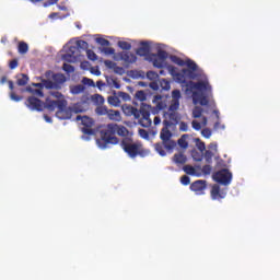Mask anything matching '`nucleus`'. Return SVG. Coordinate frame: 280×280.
<instances>
[{"label":"nucleus","mask_w":280,"mask_h":280,"mask_svg":"<svg viewBox=\"0 0 280 280\" xmlns=\"http://www.w3.org/2000/svg\"><path fill=\"white\" fill-rule=\"evenodd\" d=\"M101 138L96 139V143L101 150H106L108 145H117L119 143L118 137H125L120 141V148L128 154L130 159H137V156H148L149 151L143 149V144L141 142H135L132 138H130V131L126 126L118 125L115 122L107 124L104 129L100 132Z\"/></svg>","instance_id":"f257e3e1"},{"label":"nucleus","mask_w":280,"mask_h":280,"mask_svg":"<svg viewBox=\"0 0 280 280\" xmlns=\"http://www.w3.org/2000/svg\"><path fill=\"white\" fill-rule=\"evenodd\" d=\"M180 90L172 91V100L170 101L168 109L164 113L163 128L160 132V139L163 142L165 150H174L176 148V142L172 140L171 126H176L180 121V114L178 108H180Z\"/></svg>","instance_id":"f03ea898"},{"label":"nucleus","mask_w":280,"mask_h":280,"mask_svg":"<svg viewBox=\"0 0 280 280\" xmlns=\"http://www.w3.org/2000/svg\"><path fill=\"white\" fill-rule=\"evenodd\" d=\"M122 110L128 117L135 116V119H139V124L142 128H150V126H152V119H150V106L143 105L138 109L132 105H125L122 106Z\"/></svg>","instance_id":"7ed1b4c3"},{"label":"nucleus","mask_w":280,"mask_h":280,"mask_svg":"<svg viewBox=\"0 0 280 280\" xmlns=\"http://www.w3.org/2000/svg\"><path fill=\"white\" fill-rule=\"evenodd\" d=\"M185 66L188 67V69H183L182 73H177V80L185 82V75L190 80H196L198 78V73H196V71H198V65L195 63L194 60L187 59Z\"/></svg>","instance_id":"20e7f679"},{"label":"nucleus","mask_w":280,"mask_h":280,"mask_svg":"<svg viewBox=\"0 0 280 280\" xmlns=\"http://www.w3.org/2000/svg\"><path fill=\"white\" fill-rule=\"evenodd\" d=\"M73 113H82V110L75 108V107H68L67 100H61V103L59 104V108L56 113V117L58 119H71L73 116Z\"/></svg>","instance_id":"39448f33"},{"label":"nucleus","mask_w":280,"mask_h":280,"mask_svg":"<svg viewBox=\"0 0 280 280\" xmlns=\"http://www.w3.org/2000/svg\"><path fill=\"white\" fill-rule=\"evenodd\" d=\"M212 178L215 183H219V185H224L228 187V185L233 180V173H231V171L228 168H222L215 172L212 175Z\"/></svg>","instance_id":"423d86ee"},{"label":"nucleus","mask_w":280,"mask_h":280,"mask_svg":"<svg viewBox=\"0 0 280 280\" xmlns=\"http://www.w3.org/2000/svg\"><path fill=\"white\" fill-rule=\"evenodd\" d=\"M77 121H81L83 128H81L83 135H93V126L95 121L89 116H77Z\"/></svg>","instance_id":"0eeeda50"},{"label":"nucleus","mask_w":280,"mask_h":280,"mask_svg":"<svg viewBox=\"0 0 280 280\" xmlns=\"http://www.w3.org/2000/svg\"><path fill=\"white\" fill-rule=\"evenodd\" d=\"M25 106L30 108V110H36L37 113H43L44 110V103L36 96H30L26 102Z\"/></svg>","instance_id":"6e6552de"},{"label":"nucleus","mask_w":280,"mask_h":280,"mask_svg":"<svg viewBox=\"0 0 280 280\" xmlns=\"http://www.w3.org/2000/svg\"><path fill=\"white\" fill-rule=\"evenodd\" d=\"M190 85L191 89H195V91H200L201 93L206 91L208 95H211L212 88L211 84H209V80L207 79V77H205L203 81L191 82Z\"/></svg>","instance_id":"1a4fd4ad"},{"label":"nucleus","mask_w":280,"mask_h":280,"mask_svg":"<svg viewBox=\"0 0 280 280\" xmlns=\"http://www.w3.org/2000/svg\"><path fill=\"white\" fill-rule=\"evenodd\" d=\"M191 191H195L197 196H202L205 189H207V180L198 179L190 185Z\"/></svg>","instance_id":"9d476101"},{"label":"nucleus","mask_w":280,"mask_h":280,"mask_svg":"<svg viewBox=\"0 0 280 280\" xmlns=\"http://www.w3.org/2000/svg\"><path fill=\"white\" fill-rule=\"evenodd\" d=\"M210 196L212 200H222L226 198V192L220 190V185L214 184L211 188Z\"/></svg>","instance_id":"9b49d317"},{"label":"nucleus","mask_w":280,"mask_h":280,"mask_svg":"<svg viewBox=\"0 0 280 280\" xmlns=\"http://www.w3.org/2000/svg\"><path fill=\"white\" fill-rule=\"evenodd\" d=\"M150 42H140V47L136 50V54L141 58H145V56H150Z\"/></svg>","instance_id":"f8f14e48"},{"label":"nucleus","mask_w":280,"mask_h":280,"mask_svg":"<svg viewBox=\"0 0 280 280\" xmlns=\"http://www.w3.org/2000/svg\"><path fill=\"white\" fill-rule=\"evenodd\" d=\"M192 100L195 104L198 102L200 106H209V98L203 93L194 92Z\"/></svg>","instance_id":"ddd939ff"},{"label":"nucleus","mask_w":280,"mask_h":280,"mask_svg":"<svg viewBox=\"0 0 280 280\" xmlns=\"http://www.w3.org/2000/svg\"><path fill=\"white\" fill-rule=\"evenodd\" d=\"M60 103H62V100L50 101L49 98H47L46 103H44V109L46 108V110L54 113L56 108H60Z\"/></svg>","instance_id":"4468645a"},{"label":"nucleus","mask_w":280,"mask_h":280,"mask_svg":"<svg viewBox=\"0 0 280 280\" xmlns=\"http://www.w3.org/2000/svg\"><path fill=\"white\" fill-rule=\"evenodd\" d=\"M120 60H124L127 65H135L137 62V55L132 52H120Z\"/></svg>","instance_id":"2eb2a0df"},{"label":"nucleus","mask_w":280,"mask_h":280,"mask_svg":"<svg viewBox=\"0 0 280 280\" xmlns=\"http://www.w3.org/2000/svg\"><path fill=\"white\" fill-rule=\"evenodd\" d=\"M52 81L57 85V91L62 89V85L67 82V77L62 73H55L52 74Z\"/></svg>","instance_id":"dca6fc26"},{"label":"nucleus","mask_w":280,"mask_h":280,"mask_svg":"<svg viewBox=\"0 0 280 280\" xmlns=\"http://www.w3.org/2000/svg\"><path fill=\"white\" fill-rule=\"evenodd\" d=\"M173 161L176 165H185L187 163V155L184 153H175Z\"/></svg>","instance_id":"f3484780"},{"label":"nucleus","mask_w":280,"mask_h":280,"mask_svg":"<svg viewBox=\"0 0 280 280\" xmlns=\"http://www.w3.org/2000/svg\"><path fill=\"white\" fill-rule=\"evenodd\" d=\"M78 46H70L66 55H63V60H69V58H78Z\"/></svg>","instance_id":"a211bd4d"},{"label":"nucleus","mask_w":280,"mask_h":280,"mask_svg":"<svg viewBox=\"0 0 280 280\" xmlns=\"http://www.w3.org/2000/svg\"><path fill=\"white\" fill-rule=\"evenodd\" d=\"M8 84H9V89L11 91L10 98L13 102H21V100H23V96L16 95V93L14 92V82L8 81Z\"/></svg>","instance_id":"6ab92c4d"},{"label":"nucleus","mask_w":280,"mask_h":280,"mask_svg":"<svg viewBox=\"0 0 280 280\" xmlns=\"http://www.w3.org/2000/svg\"><path fill=\"white\" fill-rule=\"evenodd\" d=\"M107 117L112 121H121V113H119V110L109 109L107 112Z\"/></svg>","instance_id":"aec40b11"},{"label":"nucleus","mask_w":280,"mask_h":280,"mask_svg":"<svg viewBox=\"0 0 280 280\" xmlns=\"http://www.w3.org/2000/svg\"><path fill=\"white\" fill-rule=\"evenodd\" d=\"M16 80L18 86H26L27 82H30V77L25 73H20L16 75Z\"/></svg>","instance_id":"412c9836"},{"label":"nucleus","mask_w":280,"mask_h":280,"mask_svg":"<svg viewBox=\"0 0 280 280\" xmlns=\"http://www.w3.org/2000/svg\"><path fill=\"white\" fill-rule=\"evenodd\" d=\"M189 139V135L185 133L183 135L177 143L179 145V148H182V150H187L189 148V142L187 141Z\"/></svg>","instance_id":"4be33fe9"},{"label":"nucleus","mask_w":280,"mask_h":280,"mask_svg":"<svg viewBox=\"0 0 280 280\" xmlns=\"http://www.w3.org/2000/svg\"><path fill=\"white\" fill-rule=\"evenodd\" d=\"M85 89L86 88L82 84L72 85L70 86V93H72V95H80V93H84Z\"/></svg>","instance_id":"5701e85b"},{"label":"nucleus","mask_w":280,"mask_h":280,"mask_svg":"<svg viewBox=\"0 0 280 280\" xmlns=\"http://www.w3.org/2000/svg\"><path fill=\"white\" fill-rule=\"evenodd\" d=\"M191 156H192L194 161H196L197 163H200V161H202V159H205V153L202 151L192 150Z\"/></svg>","instance_id":"b1692460"},{"label":"nucleus","mask_w":280,"mask_h":280,"mask_svg":"<svg viewBox=\"0 0 280 280\" xmlns=\"http://www.w3.org/2000/svg\"><path fill=\"white\" fill-rule=\"evenodd\" d=\"M19 54L25 55L30 51V46L25 42H20L18 46Z\"/></svg>","instance_id":"393cba45"},{"label":"nucleus","mask_w":280,"mask_h":280,"mask_svg":"<svg viewBox=\"0 0 280 280\" xmlns=\"http://www.w3.org/2000/svg\"><path fill=\"white\" fill-rule=\"evenodd\" d=\"M154 149L155 151L160 154V156H165V154H167L165 152V144H163V142H158L154 144Z\"/></svg>","instance_id":"a878e982"},{"label":"nucleus","mask_w":280,"mask_h":280,"mask_svg":"<svg viewBox=\"0 0 280 280\" xmlns=\"http://www.w3.org/2000/svg\"><path fill=\"white\" fill-rule=\"evenodd\" d=\"M185 174H188V176H198V173L196 172V168L191 165H185L183 167Z\"/></svg>","instance_id":"bb28decb"},{"label":"nucleus","mask_w":280,"mask_h":280,"mask_svg":"<svg viewBox=\"0 0 280 280\" xmlns=\"http://www.w3.org/2000/svg\"><path fill=\"white\" fill-rule=\"evenodd\" d=\"M152 58H158L165 62L167 60V51L160 49L158 50V54L152 55Z\"/></svg>","instance_id":"cd10ccee"},{"label":"nucleus","mask_w":280,"mask_h":280,"mask_svg":"<svg viewBox=\"0 0 280 280\" xmlns=\"http://www.w3.org/2000/svg\"><path fill=\"white\" fill-rule=\"evenodd\" d=\"M152 61L153 67H155L156 69H163V67H165V61L159 59V57H152Z\"/></svg>","instance_id":"c85d7f7f"},{"label":"nucleus","mask_w":280,"mask_h":280,"mask_svg":"<svg viewBox=\"0 0 280 280\" xmlns=\"http://www.w3.org/2000/svg\"><path fill=\"white\" fill-rule=\"evenodd\" d=\"M118 47L125 51H130L132 49V44L128 42L120 40L118 42Z\"/></svg>","instance_id":"c756f323"},{"label":"nucleus","mask_w":280,"mask_h":280,"mask_svg":"<svg viewBox=\"0 0 280 280\" xmlns=\"http://www.w3.org/2000/svg\"><path fill=\"white\" fill-rule=\"evenodd\" d=\"M75 45H77V49H79V50L80 49H82L83 51L89 50V43H86L85 40H82V39L77 40Z\"/></svg>","instance_id":"7c9ffc66"},{"label":"nucleus","mask_w":280,"mask_h":280,"mask_svg":"<svg viewBox=\"0 0 280 280\" xmlns=\"http://www.w3.org/2000/svg\"><path fill=\"white\" fill-rule=\"evenodd\" d=\"M202 113H203L202 107L196 106L192 109V117H194V119H200V117H202Z\"/></svg>","instance_id":"2f4dec72"},{"label":"nucleus","mask_w":280,"mask_h":280,"mask_svg":"<svg viewBox=\"0 0 280 280\" xmlns=\"http://www.w3.org/2000/svg\"><path fill=\"white\" fill-rule=\"evenodd\" d=\"M165 108H167V104L165 102H159L153 109V114L156 115V113L165 110Z\"/></svg>","instance_id":"473e14b6"},{"label":"nucleus","mask_w":280,"mask_h":280,"mask_svg":"<svg viewBox=\"0 0 280 280\" xmlns=\"http://www.w3.org/2000/svg\"><path fill=\"white\" fill-rule=\"evenodd\" d=\"M92 100L94 102V104H97V106H102L104 104V96L100 95V94H95L92 96Z\"/></svg>","instance_id":"72a5a7b5"},{"label":"nucleus","mask_w":280,"mask_h":280,"mask_svg":"<svg viewBox=\"0 0 280 280\" xmlns=\"http://www.w3.org/2000/svg\"><path fill=\"white\" fill-rule=\"evenodd\" d=\"M95 113H96V115H108V108L106 106L98 105L95 108Z\"/></svg>","instance_id":"f704fd0d"},{"label":"nucleus","mask_w":280,"mask_h":280,"mask_svg":"<svg viewBox=\"0 0 280 280\" xmlns=\"http://www.w3.org/2000/svg\"><path fill=\"white\" fill-rule=\"evenodd\" d=\"M136 100H139V102H145V100H148V95L145 92H143V90H140L136 92Z\"/></svg>","instance_id":"c9c22d12"},{"label":"nucleus","mask_w":280,"mask_h":280,"mask_svg":"<svg viewBox=\"0 0 280 280\" xmlns=\"http://www.w3.org/2000/svg\"><path fill=\"white\" fill-rule=\"evenodd\" d=\"M45 89H56L58 90V85L55 83V81L51 80H43Z\"/></svg>","instance_id":"e433bc0d"},{"label":"nucleus","mask_w":280,"mask_h":280,"mask_svg":"<svg viewBox=\"0 0 280 280\" xmlns=\"http://www.w3.org/2000/svg\"><path fill=\"white\" fill-rule=\"evenodd\" d=\"M26 91H28V93H33V95H36L37 97H45V94L40 89L33 90L32 88H26Z\"/></svg>","instance_id":"4c0bfd02"},{"label":"nucleus","mask_w":280,"mask_h":280,"mask_svg":"<svg viewBox=\"0 0 280 280\" xmlns=\"http://www.w3.org/2000/svg\"><path fill=\"white\" fill-rule=\"evenodd\" d=\"M160 85H161V89H163V91H170L171 89V84H170V81H167V79H161Z\"/></svg>","instance_id":"58836bf2"},{"label":"nucleus","mask_w":280,"mask_h":280,"mask_svg":"<svg viewBox=\"0 0 280 280\" xmlns=\"http://www.w3.org/2000/svg\"><path fill=\"white\" fill-rule=\"evenodd\" d=\"M96 43L98 45H101L102 47H109L110 46V42L106 38H103V37L96 38Z\"/></svg>","instance_id":"ea45409f"},{"label":"nucleus","mask_w":280,"mask_h":280,"mask_svg":"<svg viewBox=\"0 0 280 280\" xmlns=\"http://www.w3.org/2000/svg\"><path fill=\"white\" fill-rule=\"evenodd\" d=\"M172 60L175 65H178V67H185L186 61L183 60L180 57L173 56Z\"/></svg>","instance_id":"a19ab883"},{"label":"nucleus","mask_w":280,"mask_h":280,"mask_svg":"<svg viewBox=\"0 0 280 280\" xmlns=\"http://www.w3.org/2000/svg\"><path fill=\"white\" fill-rule=\"evenodd\" d=\"M62 70L66 73H73L75 71V68L73 66L69 65V63H63Z\"/></svg>","instance_id":"79ce46f5"},{"label":"nucleus","mask_w":280,"mask_h":280,"mask_svg":"<svg viewBox=\"0 0 280 280\" xmlns=\"http://www.w3.org/2000/svg\"><path fill=\"white\" fill-rule=\"evenodd\" d=\"M86 56L89 58V60H92L93 62H95V60H97V55L95 54V51L88 49L86 50Z\"/></svg>","instance_id":"37998d69"},{"label":"nucleus","mask_w":280,"mask_h":280,"mask_svg":"<svg viewBox=\"0 0 280 280\" xmlns=\"http://www.w3.org/2000/svg\"><path fill=\"white\" fill-rule=\"evenodd\" d=\"M203 159H206V162L211 163V161H213V152L207 150L203 154Z\"/></svg>","instance_id":"c03bdc74"},{"label":"nucleus","mask_w":280,"mask_h":280,"mask_svg":"<svg viewBox=\"0 0 280 280\" xmlns=\"http://www.w3.org/2000/svg\"><path fill=\"white\" fill-rule=\"evenodd\" d=\"M108 104H110L112 106H119V97L109 96L108 97Z\"/></svg>","instance_id":"a18cd8bd"},{"label":"nucleus","mask_w":280,"mask_h":280,"mask_svg":"<svg viewBox=\"0 0 280 280\" xmlns=\"http://www.w3.org/2000/svg\"><path fill=\"white\" fill-rule=\"evenodd\" d=\"M196 142H197V148L199 150V152H203L205 153V150H207V145L205 144V142L200 141V139H196Z\"/></svg>","instance_id":"49530a36"},{"label":"nucleus","mask_w":280,"mask_h":280,"mask_svg":"<svg viewBox=\"0 0 280 280\" xmlns=\"http://www.w3.org/2000/svg\"><path fill=\"white\" fill-rule=\"evenodd\" d=\"M201 135H202V137H205V139H210L211 135H212L211 129H209V128L202 129Z\"/></svg>","instance_id":"de8ad7c7"},{"label":"nucleus","mask_w":280,"mask_h":280,"mask_svg":"<svg viewBox=\"0 0 280 280\" xmlns=\"http://www.w3.org/2000/svg\"><path fill=\"white\" fill-rule=\"evenodd\" d=\"M82 83L86 86H95V81H93V79L83 78Z\"/></svg>","instance_id":"09e8293b"},{"label":"nucleus","mask_w":280,"mask_h":280,"mask_svg":"<svg viewBox=\"0 0 280 280\" xmlns=\"http://www.w3.org/2000/svg\"><path fill=\"white\" fill-rule=\"evenodd\" d=\"M139 136L142 139H150V132H148V130L145 129H139Z\"/></svg>","instance_id":"8fccbe9b"},{"label":"nucleus","mask_w":280,"mask_h":280,"mask_svg":"<svg viewBox=\"0 0 280 280\" xmlns=\"http://www.w3.org/2000/svg\"><path fill=\"white\" fill-rule=\"evenodd\" d=\"M106 56H113L115 54V48L105 47L102 49Z\"/></svg>","instance_id":"3c124183"},{"label":"nucleus","mask_w":280,"mask_h":280,"mask_svg":"<svg viewBox=\"0 0 280 280\" xmlns=\"http://www.w3.org/2000/svg\"><path fill=\"white\" fill-rule=\"evenodd\" d=\"M180 183H182V185L187 186V185H189V183H191V178H189V176H187V175H184L180 177Z\"/></svg>","instance_id":"603ef678"},{"label":"nucleus","mask_w":280,"mask_h":280,"mask_svg":"<svg viewBox=\"0 0 280 280\" xmlns=\"http://www.w3.org/2000/svg\"><path fill=\"white\" fill-rule=\"evenodd\" d=\"M179 130L180 132H187V130H189V125L185 121L179 122Z\"/></svg>","instance_id":"864d4df0"},{"label":"nucleus","mask_w":280,"mask_h":280,"mask_svg":"<svg viewBox=\"0 0 280 280\" xmlns=\"http://www.w3.org/2000/svg\"><path fill=\"white\" fill-rule=\"evenodd\" d=\"M147 78L149 80H156V78H159V74L154 71H149V72H147Z\"/></svg>","instance_id":"5fc2aeb1"},{"label":"nucleus","mask_w":280,"mask_h":280,"mask_svg":"<svg viewBox=\"0 0 280 280\" xmlns=\"http://www.w3.org/2000/svg\"><path fill=\"white\" fill-rule=\"evenodd\" d=\"M191 126H192L194 130H197V131L202 129V125L200 122H198V120H192Z\"/></svg>","instance_id":"6e6d98bb"},{"label":"nucleus","mask_w":280,"mask_h":280,"mask_svg":"<svg viewBox=\"0 0 280 280\" xmlns=\"http://www.w3.org/2000/svg\"><path fill=\"white\" fill-rule=\"evenodd\" d=\"M105 66L107 67V69H114L115 67H117V63L110 60H105Z\"/></svg>","instance_id":"4d7b16f0"},{"label":"nucleus","mask_w":280,"mask_h":280,"mask_svg":"<svg viewBox=\"0 0 280 280\" xmlns=\"http://www.w3.org/2000/svg\"><path fill=\"white\" fill-rule=\"evenodd\" d=\"M16 67H19V60L18 59L11 60L10 63H9V68L10 69H16Z\"/></svg>","instance_id":"13d9d810"},{"label":"nucleus","mask_w":280,"mask_h":280,"mask_svg":"<svg viewBox=\"0 0 280 280\" xmlns=\"http://www.w3.org/2000/svg\"><path fill=\"white\" fill-rule=\"evenodd\" d=\"M52 97H56L57 100H60L62 97V93L60 92H51Z\"/></svg>","instance_id":"bf43d9fd"},{"label":"nucleus","mask_w":280,"mask_h":280,"mask_svg":"<svg viewBox=\"0 0 280 280\" xmlns=\"http://www.w3.org/2000/svg\"><path fill=\"white\" fill-rule=\"evenodd\" d=\"M203 172H205V174H211V165H205Z\"/></svg>","instance_id":"052dcab7"},{"label":"nucleus","mask_w":280,"mask_h":280,"mask_svg":"<svg viewBox=\"0 0 280 280\" xmlns=\"http://www.w3.org/2000/svg\"><path fill=\"white\" fill-rule=\"evenodd\" d=\"M114 71H115V73H124V68L118 67V66L116 65V67L114 68Z\"/></svg>","instance_id":"680f3d73"},{"label":"nucleus","mask_w":280,"mask_h":280,"mask_svg":"<svg viewBox=\"0 0 280 280\" xmlns=\"http://www.w3.org/2000/svg\"><path fill=\"white\" fill-rule=\"evenodd\" d=\"M153 124H154V126H159V124H161V117L155 116L153 119Z\"/></svg>","instance_id":"e2e57ef3"},{"label":"nucleus","mask_w":280,"mask_h":280,"mask_svg":"<svg viewBox=\"0 0 280 280\" xmlns=\"http://www.w3.org/2000/svg\"><path fill=\"white\" fill-rule=\"evenodd\" d=\"M33 85H35L37 89H40V90L45 89L44 82H42V83H34Z\"/></svg>","instance_id":"0e129e2a"},{"label":"nucleus","mask_w":280,"mask_h":280,"mask_svg":"<svg viewBox=\"0 0 280 280\" xmlns=\"http://www.w3.org/2000/svg\"><path fill=\"white\" fill-rule=\"evenodd\" d=\"M150 86H151V89H153V91L159 90V84H156V82L151 83Z\"/></svg>","instance_id":"69168bd1"},{"label":"nucleus","mask_w":280,"mask_h":280,"mask_svg":"<svg viewBox=\"0 0 280 280\" xmlns=\"http://www.w3.org/2000/svg\"><path fill=\"white\" fill-rule=\"evenodd\" d=\"M96 86L97 89H102V86H104V81H97Z\"/></svg>","instance_id":"338daca9"},{"label":"nucleus","mask_w":280,"mask_h":280,"mask_svg":"<svg viewBox=\"0 0 280 280\" xmlns=\"http://www.w3.org/2000/svg\"><path fill=\"white\" fill-rule=\"evenodd\" d=\"M44 119L47 121V124H51V117L44 115Z\"/></svg>","instance_id":"774afa93"}]
</instances>
